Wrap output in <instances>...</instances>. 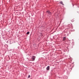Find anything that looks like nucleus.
<instances>
[{"label": "nucleus", "instance_id": "obj_1", "mask_svg": "<svg viewBox=\"0 0 79 79\" xmlns=\"http://www.w3.org/2000/svg\"><path fill=\"white\" fill-rule=\"evenodd\" d=\"M47 13H48V15H49V16L51 15H52L51 12L49 11H47Z\"/></svg>", "mask_w": 79, "mask_h": 79}, {"label": "nucleus", "instance_id": "obj_2", "mask_svg": "<svg viewBox=\"0 0 79 79\" xmlns=\"http://www.w3.org/2000/svg\"><path fill=\"white\" fill-rule=\"evenodd\" d=\"M36 57L35 56H33L31 57V59L33 60V61L35 60Z\"/></svg>", "mask_w": 79, "mask_h": 79}, {"label": "nucleus", "instance_id": "obj_3", "mask_svg": "<svg viewBox=\"0 0 79 79\" xmlns=\"http://www.w3.org/2000/svg\"><path fill=\"white\" fill-rule=\"evenodd\" d=\"M50 69V66H48V67L46 68V69L47 70H49V69Z\"/></svg>", "mask_w": 79, "mask_h": 79}, {"label": "nucleus", "instance_id": "obj_4", "mask_svg": "<svg viewBox=\"0 0 79 79\" xmlns=\"http://www.w3.org/2000/svg\"><path fill=\"white\" fill-rule=\"evenodd\" d=\"M66 39V37H64L63 38V40L64 41Z\"/></svg>", "mask_w": 79, "mask_h": 79}, {"label": "nucleus", "instance_id": "obj_5", "mask_svg": "<svg viewBox=\"0 0 79 79\" xmlns=\"http://www.w3.org/2000/svg\"><path fill=\"white\" fill-rule=\"evenodd\" d=\"M29 31H27V35H28L29 34Z\"/></svg>", "mask_w": 79, "mask_h": 79}, {"label": "nucleus", "instance_id": "obj_6", "mask_svg": "<svg viewBox=\"0 0 79 79\" xmlns=\"http://www.w3.org/2000/svg\"><path fill=\"white\" fill-rule=\"evenodd\" d=\"M60 3L62 5H63V2L62 1H61L60 2Z\"/></svg>", "mask_w": 79, "mask_h": 79}, {"label": "nucleus", "instance_id": "obj_7", "mask_svg": "<svg viewBox=\"0 0 79 79\" xmlns=\"http://www.w3.org/2000/svg\"><path fill=\"white\" fill-rule=\"evenodd\" d=\"M28 78H29V77H30V75H28Z\"/></svg>", "mask_w": 79, "mask_h": 79}, {"label": "nucleus", "instance_id": "obj_8", "mask_svg": "<svg viewBox=\"0 0 79 79\" xmlns=\"http://www.w3.org/2000/svg\"><path fill=\"white\" fill-rule=\"evenodd\" d=\"M74 20H73V21H72V22H74Z\"/></svg>", "mask_w": 79, "mask_h": 79}]
</instances>
